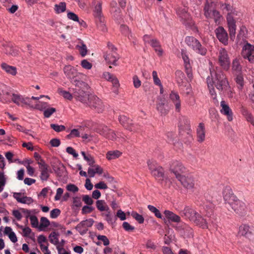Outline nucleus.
<instances>
[{
  "mask_svg": "<svg viewBox=\"0 0 254 254\" xmlns=\"http://www.w3.org/2000/svg\"><path fill=\"white\" fill-rule=\"evenodd\" d=\"M223 193L226 207L229 210L231 209L239 215H243L245 213V203L237 198L233 194L230 187L226 186L223 190Z\"/></svg>",
  "mask_w": 254,
  "mask_h": 254,
  "instance_id": "1",
  "label": "nucleus"
},
{
  "mask_svg": "<svg viewBox=\"0 0 254 254\" xmlns=\"http://www.w3.org/2000/svg\"><path fill=\"white\" fill-rule=\"evenodd\" d=\"M64 71L66 77L75 87L83 89L88 88V84L82 80L84 75L78 72L76 68L70 65H67L64 66Z\"/></svg>",
  "mask_w": 254,
  "mask_h": 254,
  "instance_id": "2",
  "label": "nucleus"
},
{
  "mask_svg": "<svg viewBox=\"0 0 254 254\" xmlns=\"http://www.w3.org/2000/svg\"><path fill=\"white\" fill-rule=\"evenodd\" d=\"M211 78H210L212 84L219 91L226 90L229 87V83L225 74L221 68L216 67L213 70H210Z\"/></svg>",
  "mask_w": 254,
  "mask_h": 254,
  "instance_id": "3",
  "label": "nucleus"
},
{
  "mask_svg": "<svg viewBox=\"0 0 254 254\" xmlns=\"http://www.w3.org/2000/svg\"><path fill=\"white\" fill-rule=\"evenodd\" d=\"M220 8L223 12H227L226 19L230 38L233 41L235 38L236 30V20L234 18L235 12L233 11L232 6L227 3H221Z\"/></svg>",
  "mask_w": 254,
  "mask_h": 254,
  "instance_id": "4",
  "label": "nucleus"
},
{
  "mask_svg": "<svg viewBox=\"0 0 254 254\" xmlns=\"http://www.w3.org/2000/svg\"><path fill=\"white\" fill-rule=\"evenodd\" d=\"M214 205L211 203L208 205H205L206 216L210 217L208 220L203 218L199 214L197 213L196 217L193 220V223L202 229H208L210 223H213V220H215L213 216V209Z\"/></svg>",
  "mask_w": 254,
  "mask_h": 254,
  "instance_id": "5",
  "label": "nucleus"
},
{
  "mask_svg": "<svg viewBox=\"0 0 254 254\" xmlns=\"http://www.w3.org/2000/svg\"><path fill=\"white\" fill-rule=\"evenodd\" d=\"M185 43L190 49L196 53L204 56L207 53V49L203 46L200 42L193 36H187L185 38Z\"/></svg>",
  "mask_w": 254,
  "mask_h": 254,
  "instance_id": "6",
  "label": "nucleus"
},
{
  "mask_svg": "<svg viewBox=\"0 0 254 254\" xmlns=\"http://www.w3.org/2000/svg\"><path fill=\"white\" fill-rule=\"evenodd\" d=\"M218 64L225 70L229 69L230 60L226 50L223 48H220L217 53Z\"/></svg>",
  "mask_w": 254,
  "mask_h": 254,
  "instance_id": "7",
  "label": "nucleus"
},
{
  "mask_svg": "<svg viewBox=\"0 0 254 254\" xmlns=\"http://www.w3.org/2000/svg\"><path fill=\"white\" fill-rule=\"evenodd\" d=\"M215 2V0H206L204 11L206 17L214 18L216 22L220 18V14L217 10L212 9L214 7Z\"/></svg>",
  "mask_w": 254,
  "mask_h": 254,
  "instance_id": "8",
  "label": "nucleus"
},
{
  "mask_svg": "<svg viewBox=\"0 0 254 254\" xmlns=\"http://www.w3.org/2000/svg\"><path fill=\"white\" fill-rule=\"evenodd\" d=\"M87 105L94 109L98 113L102 112L104 109V105L102 101L96 95L90 94Z\"/></svg>",
  "mask_w": 254,
  "mask_h": 254,
  "instance_id": "9",
  "label": "nucleus"
},
{
  "mask_svg": "<svg viewBox=\"0 0 254 254\" xmlns=\"http://www.w3.org/2000/svg\"><path fill=\"white\" fill-rule=\"evenodd\" d=\"M175 173L176 174V179L181 183L185 188L188 189H192L194 188L195 181L191 176L190 175L186 177L183 175V176H181L176 170H175Z\"/></svg>",
  "mask_w": 254,
  "mask_h": 254,
  "instance_id": "10",
  "label": "nucleus"
},
{
  "mask_svg": "<svg viewBox=\"0 0 254 254\" xmlns=\"http://www.w3.org/2000/svg\"><path fill=\"white\" fill-rule=\"evenodd\" d=\"M242 56L251 63H254V46L247 43L243 47Z\"/></svg>",
  "mask_w": 254,
  "mask_h": 254,
  "instance_id": "11",
  "label": "nucleus"
},
{
  "mask_svg": "<svg viewBox=\"0 0 254 254\" xmlns=\"http://www.w3.org/2000/svg\"><path fill=\"white\" fill-rule=\"evenodd\" d=\"M88 88V87L87 89H83L82 88H78L76 87L73 93V97L77 100L87 105L89 101V97H90V94L89 95L87 94L85 91V90H87Z\"/></svg>",
  "mask_w": 254,
  "mask_h": 254,
  "instance_id": "12",
  "label": "nucleus"
},
{
  "mask_svg": "<svg viewBox=\"0 0 254 254\" xmlns=\"http://www.w3.org/2000/svg\"><path fill=\"white\" fill-rule=\"evenodd\" d=\"M39 165V171L41 172L40 179L43 181H47L49 176L50 173L51 172V169L50 166L47 164L44 160L37 162Z\"/></svg>",
  "mask_w": 254,
  "mask_h": 254,
  "instance_id": "13",
  "label": "nucleus"
},
{
  "mask_svg": "<svg viewBox=\"0 0 254 254\" xmlns=\"http://www.w3.org/2000/svg\"><path fill=\"white\" fill-rule=\"evenodd\" d=\"M94 222L91 218L82 221L76 226L75 229L80 235H83L87 233L88 228L91 227L93 225Z\"/></svg>",
  "mask_w": 254,
  "mask_h": 254,
  "instance_id": "14",
  "label": "nucleus"
},
{
  "mask_svg": "<svg viewBox=\"0 0 254 254\" xmlns=\"http://www.w3.org/2000/svg\"><path fill=\"white\" fill-rule=\"evenodd\" d=\"M11 99L12 102L17 105H31V99L29 97H24L20 95L13 93Z\"/></svg>",
  "mask_w": 254,
  "mask_h": 254,
  "instance_id": "15",
  "label": "nucleus"
},
{
  "mask_svg": "<svg viewBox=\"0 0 254 254\" xmlns=\"http://www.w3.org/2000/svg\"><path fill=\"white\" fill-rule=\"evenodd\" d=\"M240 234L250 240H254V227L244 225L240 227Z\"/></svg>",
  "mask_w": 254,
  "mask_h": 254,
  "instance_id": "16",
  "label": "nucleus"
},
{
  "mask_svg": "<svg viewBox=\"0 0 254 254\" xmlns=\"http://www.w3.org/2000/svg\"><path fill=\"white\" fill-rule=\"evenodd\" d=\"M215 33L217 39L219 41L224 45L228 44V35L225 29L219 26L215 30Z\"/></svg>",
  "mask_w": 254,
  "mask_h": 254,
  "instance_id": "17",
  "label": "nucleus"
},
{
  "mask_svg": "<svg viewBox=\"0 0 254 254\" xmlns=\"http://www.w3.org/2000/svg\"><path fill=\"white\" fill-rule=\"evenodd\" d=\"M97 130L100 134L109 139L113 140L116 138L117 135L114 131L109 128L107 126H101L98 127Z\"/></svg>",
  "mask_w": 254,
  "mask_h": 254,
  "instance_id": "18",
  "label": "nucleus"
},
{
  "mask_svg": "<svg viewBox=\"0 0 254 254\" xmlns=\"http://www.w3.org/2000/svg\"><path fill=\"white\" fill-rule=\"evenodd\" d=\"M170 170L176 177L175 170L177 171L181 176H183V174L186 171V168L182 163L178 161H173L170 164Z\"/></svg>",
  "mask_w": 254,
  "mask_h": 254,
  "instance_id": "19",
  "label": "nucleus"
},
{
  "mask_svg": "<svg viewBox=\"0 0 254 254\" xmlns=\"http://www.w3.org/2000/svg\"><path fill=\"white\" fill-rule=\"evenodd\" d=\"M120 123L126 128L130 131H135L136 128L132 121L125 115H121L119 118Z\"/></svg>",
  "mask_w": 254,
  "mask_h": 254,
  "instance_id": "20",
  "label": "nucleus"
},
{
  "mask_svg": "<svg viewBox=\"0 0 254 254\" xmlns=\"http://www.w3.org/2000/svg\"><path fill=\"white\" fill-rule=\"evenodd\" d=\"M220 106L221 107V109L220 110L221 113L227 116L229 121H232L233 113L228 105H227L224 101H222L220 103Z\"/></svg>",
  "mask_w": 254,
  "mask_h": 254,
  "instance_id": "21",
  "label": "nucleus"
},
{
  "mask_svg": "<svg viewBox=\"0 0 254 254\" xmlns=\"http://www.w3.org/2000/svg\"><path fill=\"white\" fill-rule=\"evenodd\" d=\"M93 4L95 5L93 10V15L95 19L104 17L102 13V2L101 1L94 0Z\"/></svg>",
  "mask_w": 254,
  "mask_h": 254,
  "instance_id": "22",
  "label": "nucleus"
},
{
  "mask_svg": "<svg viewBox=\"0 0 254 254\" xmlns=\"http://www.w3.org/2000/svg\"><path fill=\"white\" fill-rule=\"evenodd\" d=\"M198 213L194 209L189 207H186L181 212L182 216H185L186 218L189 219L190 221H193Z\"/></svg>",
  "mask_w": 254,
  "mask_h": 254,
  "instance_id": "23",
  "label": "nucleus"
},
{
  "mask_svg": "<svg viewBox=\"0 0 254 254\" xmlns=\"http://www.w3.org/2000/svg\"><path fill=\"white\" fill-rule=\"evenodd\" d=\"M104 58L105 61L108 64H112L116 65V62L119 59L118 54L116 52L113 53L107 52L104 55Z\"/></svg>",
  "mask_w": 254,
  "mask_h": 254,
  "instance_id": "24",
  "label": "nucleus"
},
{
  "mask_svg": "<svg viewBox=\"0 0 254 254\" xmlns=\"http://www.w3.org/2000/svg\"><path fill=\"white\" fill-rule=\"evenodd\" d=\"M197 140L199 142H203L205 138V127L203 123H199L196 129Z\"/></svg>",
  "mask_w": 254,
  "mask_h": 254,
  "instance_id": "25",
  "label": "nucleus"
},
{
  "mask_svg": "<svg viewBox=\"0 0 254 254\" xmlns=\"http://www.w3.org/2000/svg\"><path fill=\"white\" fill-rule=\"evenodd\" d=\"M242 66L241 64L240 60L238 59H235L233 60L232 64V71L233 73H242Z\"/></svg>",
  "mask_w": 254,
  "mask_h": 254,
  "instance_id": "26",
  "label": "nucleus"
},
{
  "mask_svg": "<svg viewBox=\"0 0 254 254\" xmlns=\"http://www.w3.org/2000/svg\"><path fill=\"white\" fill-rule=\"evenodd\" d=\"M151 174L159 181L162 182L164 178V173L163 169L161 166H158L157 169L154 170Z\"/></svg>",
  "mask_w": 254,
  "mask_h": 254,
  "instance_id": "27",
  "label": "nucleus"
},
{
  "mask_svg": "<svg viewBox=\"0 0 254 254\" xmlns=\"http://www.w3.org/2000/svg\"><path fill=\"white\" fill-rule=\"evenodd\" d=\"M164 214L167 218L174 222H179L181 221V218L177 215L174 214L169 210H165Z\"/></svg>",
  "mask_w": 254,
  "mask_h": 254,
  "instance_id": "28",
  "label": "nucleus"
},
{
  "mask_svg": "<svg viewBox=\"0 0 254 254\" xmlns=\"http://www.w3.org/2000/svg\"><path fill=\"white\" fill-rule=\"evenodd\" d=\"M96 205L98 210L100 211H108L109 207L104 200H98L96 202Z\"/></svg>",
  "mask_w": 254,
  "mask_h": 254,
  "instance_id": "29",
  "label": "nucleus"
},
{
  "mask_svg": "<svg viewBox=\"0 0 254 254\" xmlns=\"http://www.w3.org/2000/svg\"><path fill=\"white\" fill-rule=\"evenodd\" d=\"M182 91L185 94L188 95L191 93V88L189 83L185 82L179 85Z\"/></svg>",
  "mask_w": 254,
  "mask_h": 254,
  "instance_id": "30",
  "label": "nucleus"
},
{
  "mask_svg": "<svg viewBox=\"0 0 254 254\" xmlns=\"http://www.w3.org/2000/svg\"><path fill=\"white\" fill-rule=\"evenodd\" d=\"M1 67L6 72L12 74V75H16L17 73L16 68L15 67L9 65L5 63H2L1 64Z\"/></svg>",
  "mask_w": 254,
  "mask_h": 254,
  "instance_id": "31",
  "label": "nucleus"
},
{
  "mask_svg": "<svg viewBox=\"0 0 254 254\" xmlns=\"http://www.w3.org/2000/svg\"><path fill=\"white\" fill-rule=\"evenodd\" d=\"M150 45L154 48L155 51L157 52L159 56H161L163 53V50L161 48L159 42L156 39L151 41Z\"/></svg>",
  "mask_w": 254,
  "mask_h": 254,
  "instance_id": "32",
  "label": "nucleus"
},
{
  "mask_svg": "<svg viewBox=\"0 0 254 254\" xmlns=\"http://www.w3.org/2000/svg\"><path fill=\"white\" fill-rule=\"evenodd\" d=\"M178 14L180 15V17L183 20L184 22H189L190 19V17L186 10L184 8L183 9L178 10Z\"/></svg>",
  "mask_w": 254,
  "mask_h": 254,
  "instance_id": "33",
  "label": "nucleus"
},
{
  "mask_svg": "<svg viewBox=\"0 0 254 254\" xmlns=\"http://www.w3.org/2000/svg\"><path fill=\"white\" fill-rule=\"evenodd\" d=\"M95 21L99 30L103 32H105L107 30V28L105 24L104 17L95 19Z\"/></svg>",
  "mask_w": 254,
  "mask_h": 254,
  "instance_id": "34",
  "label": "nucleus"
},
{
  "mask_svg": "<svg viewBox=\"0 0 254 254\" xmlns=\"http://www.w3.org/2000/svg\"><path fill=\"white\" fill-rule=\"evenodd\" d=\"M80 55L83 57H85L87 54V47L83 42H81L76 46Z\"/></svg>",
  "mask_w": 254,
  "mask_h": 254,
  "instance_id": "35",
  "label": "nucleus"
},
{
  "mask_svg": "<svg viewBox=\"0 0 254 254\" xmlns=\"http://www.w3.org/2000/svg\"><path fill=\"white\" fill-rule=\"evenodd\" d=\"M234 75L236 76L235 81L239 88L242 89L244 86V78L242 73L234 74Z\"/></svg>",
  "mask_w": 254,
  "mask_h": 254,
  "instance_id": "36",
  "label": "nucleus"
},
{
  "mask_svg": "<svg viewBox=\"0 0 254 254\" xmlns=\"http://www.w3.org/2000/svg\"><path fill=\"white\" fill-rule=\"evenodd\" d=\"M121 155V152L118 150L110 151L107 152L106 157L108 160H112L119 157Z\"/></svg>",
  "mask_w": 254,
  "mask_h": 254,
  "instance_id": "37",
  "label": "nucleus"
},
{
  "mask_svg": "<svg viewBox=\"0 0 254 254\" xmlns=\"http://www.w3.org/2000/svg\"><path fill=\"white\" fill-rule=\"evenodd\" d=\"M54 9L56 13H60L65 11L66 9V4L64 2H61L59 4L55 5Z\"/></svg>",
  "mask_w": 254,
  "mask_h": 254,
  "instance_id": "38",
  "label": "nucleus"
},
{
  "mask_svg": "<svg viewBox=\"0 0 254 254\" xmlns=\"http://www.w3.org/2000/svg\"><path fill=\"white\" fill-rule=\"evenodd\" d=\"M165 103L163 102H159L157 104L156 109L162 115H165L168 113V110L165 109Z\"/></svg>",
  "mask_w": 254,
  "mask_h": 254,
  "instance_id": "39",
  "label": "nucleus"
},
{
  "mask_svg": "<svg viewBox=\"0 0 254 254\" xmlns=\"http://www.w3.org/2000/svg\"><path fill=\"white\" fill-rule=\"evenodd\" d=\"M180 127H185L190 129V121L186 117L183 116L180 118Z\"/></svg>",
  "mask_w": 254,
  "mask_h": 254,
  "instance_id": "40",
  "label": "nucleus"
},
{
  "mask_svg": "<svg viewBox=\"0 0 254 254\" xmlns=\"http://www.w3.org/2000/svg\"><path fill=\"white\" fill-rule=\"evenodd\" d=\"M58 234L55 232H53L51 233L49 235V240L50 242L54 245H57L59 244V240L58 238Z\"/></svg>",
  "mask_w": 254,
  "mask_h": 254,
  "instance_id": "41",
  "label": "nucleus"
},
{
  "mask_svg": "<svg viewBox=\"0 0 254 254\" xmlns=\"http://www.w3.org/2000/svg\"><path fill=\"white\" fill-rule=\"evenodd\" d=\"M147 207L151 212L154 214L156 217L158 218H162V214H161L160 211L155 207L151 205H148Z\"/></svg>",
  "mask_w": 254,
  "mask_h": 254,
  "instance_id": "42",
  "label": "nucleus"
},
{
  "mask_svg": "<svg viewBox=\"0 0 254 254\" xmlns=\"http://www.w3.org/2000/svg\"><path fill=\"white\" fill-rule=\"evenodd\" d=\"M175 75L176 76V79L178 85L184 82L183 81V78H184V74L182 71L180 70H177L175 72Z\"/></svg>",
  "mask_w": 254,
  "mask_h": 254,
  "instance_id": "43",
  "label": "nucleus"
},
{
  "mask_svg": "<svg viewBox=\"0 0 254 254\" xmlns=\"http://www.w3.org/2000/svg\"><path fill=\"white\" fill-rule=\"evenodd\" d=\"M40 221H41V222H40V224L39 226V228L40 229H42L45 228H47L50 225V221L46 217H42L41 218Z\"/></svg>",
  "mask_w": 254,
  "mask_h": 254,
  "instance_id": "44",
  "label": "nucleus"
},
{
  "mask_svg": "<svg viewBox=\"0 0 254 254\" xmlns=\"http://www.w3.org/2000/svg\"><path fill=\"white\" fill-rule=\"evenodd\" d=\"M152 77L154 84L159 86L162 89V84L161 83V80L158 77L157 72L155 70L152 72Z\"/></svg>",
  "mask_w": 254,
  "mask_h": 254,
  "instance_id": "45",
  "label": "nucleus"
},
{
  "mask_svg": "<svg viewBox=\"0 0 254 254\" xmlns=\"http://www.w3.org/2000/svg\"><path fill=\"white\" fill-rule=\"evenodd\" d=\"M184 66L185 68V71L189 78L192 77V70L190 63H185Z\"/></svg>",
  "mask_w": 254,
  "mask_h": 254,
  "instance_id": "46",
  "label": "nucleus"
},
{
  "mask_svg": "<svg viewBox=\"0 0 254 254\" xmlns=\"http://www.w3.org/2000/svg\"><path fill=\"white\" fill-rule=\"evenodd\" d=\"M131 215L139 223L142 224L144 222V219L141 215L139 214L136 212H132Z\"/></svg>",
  "mask_w": 254,
  "mask_h": 254,
  "instance_id": "47",
  "label": "nucleus"
},
{
  "mask_svg": "<svg viewBox=\"0 0 254 254\" xmlns=\"http://www.w3.org/2000/svg\"><path fill=\"white\" fill-rule=\"evenodd\" d=\"M169 98L172 103L180 100L179 95L177 92L172 91L169 95Z\"/></svg>",
  "mask_w": 254,
  "mask_h": 254,
  "instance_id": "48",
  "label": "nucleus"
},
{
  "mask_svg": "<svg viewBox=\"0 0 254 254\" xmlns=\"http://www.w3.org/2000/svg\"><path fill=\"white\" fill-rule=\"evenodd\" d=\"M17 226L18 227V228H19L22 230L23 237H26L29 236V235L31 233V229L29 227H23L22 226L19 225L18 224H17Z\"/></svg>",
  "mask_w": 254,
  "mask_h": 254,
  "instance_id": "49",
  "label": "nucleus"
},
{
  "mask_svg": "<svg viewBox=\"0 0 254 254\" xmlns=\"http://www.w3.org/2000/svg\"><path fill=\"white\" fill-rule=\"evenodd\" d=\"M51 127L57 132H60L65 129V127L63 125H58L57 124H52L50 125Z\"/></svg>",
  "mask_w": 254,
  "mask_h": 254,
  "instance_id": "50",
  "label": "nucleus"
},
{
  "mask_svg": "<svg viewBox=\"0 0 254 254\" xmlns=\"http://www.w3.org/2000/svg\"><path fill=\"white\" fill-rule=\"evenodd\" d=\"M147 164L149 169L151 171V173H152L154 170L157 169L158 167L159 166L155 161L149 160L147 162Z\"/></svg>",
  "mask_w": 254,
  "mask_h": 254,
  "instance_id": "51",
  "label": "nucleus"
},
{
  "mask_svg": "<svg viewBox=\"0 0 254 254\" xmlns=\"http://www.w3.org/2000/svg\"><path fill=\"white\" fill-rule=\"evenodd\" d=\"M56 111L54 108H49L46 109L44 112V115L46 118H49Z\"/></svg>",
  "mask_w": 254,
  "mask_h": 254,
  "instance_id": "52",
  "label": "nucleus"
},
{
  "mask_svg": "<svg viewBox=\"0 0 254 254\" xmlns=\"http://www.w3.org/2000/svg\"><path fill=\"white\" fill-rule=\"evenodd\" d=\"M82 200L85 202V203L88 205H90L93 203V200L88 195H83Z\"/></svg>",
  "mask_w": 254,
  "mask_h": 254,
  "instance_id": "53",
  "label": "nucleus"
},
{
  "mask_svg": "<svg viewBox=\"0 0 254 254\" xmlns=\"http://www.w3.org/2000/svg\"><path fill=\"white\" fill-rule=\"evenodd\" d=\"M29 219L30 220L32 226L34 228L38 227L39 222L36 216L34 215L31 216Z\"/></svg>",
  "mask_w": 254,
  "mask_h": 254,
  "instance_id": "54",
  "label": "nucleus"
},
{
  "mask_svg": "<svg viewBox=\"0 0 254 254\" xmlns=\"http://www.w3.org/2000/svg\"><path fill=\"white\" fill-rule=\"evenodd\" d=\"M47 106L48 104L46 102L38 101L36 104V108L40 110L46 109Z\"/></svg>",
  "mask_w": 254,
  "mask_h": 254,
  "instance_id": "55",
  "label": "nucleus"
},
{
  "mask_svg": "<svg viewBox=\"0 0 254 254\" xmlns=\"http://www.w3.org/2000/svg\"><path fill=\"white\" fill-rule=\"evenodd\" d=\"M97 239L102 241L104 246H108L110 244L109 240L106 236L98 235L97 236Z\"/></svg>",
  "mask_w": 254,
  "mask_h": 254,
  "instance_id": "56",
  "label": "nucleus"
},
{
  "mask_svg": "<svg viewBox=\"0 0 254 254\" xmlns=\"http://www.w3.org/2000/svg\"><path fill=\"white\" fill-rule=\"evenodd\" d=\"M66 190L72 192H76L78 191V188L75 185L73 184H68L66 186Z\"/></svg>",
  "mask_w": 254,
  "mask_h": 254,
  "instance_id": "57",
  "label": "nucleus"
},
{
  "mask_svg": "<svg viewBox=\"0 0 254 254\" xmlns=\"http://www.w3.org/2000/svg\"><path fill=\"white\" fill-rule=\"evenodd\" d=\"M207 83L208 88H209V91L211 93V95H215V93L214 89V86L212 84H211V82L210 81V78L209 77L207 78Z\"/></svg>",
  "mask_w": 254,
  "mask_h": 254,
  "instance_id": "58",
  "label": "nucleus"
},
{
  "mask_svg": "<svg viewBox=\"0 0 254 254\" xmlns=\"http://www.w3.org/2000/svg\"><path fill=\"white\" fill-rule=\"evenodd\" d=\"M61 213V211L58 208L53 209L50 212V216L52 218H56Z\"/></svg>",
  "mask_w": 254,
  "mask_h": 254,
  "instance_id": "59",
  "label": "nucleus"
},
{
  "mask_svg": "<svg viewBox=\"0 0 254 254\" xmlns=\"http://www.w3.org/2000/svg\"><path fill=\"white\" fill-rule=\"evenodd\" d=\"M73 204L76 207H80L82 205L81 199L80 197L76 196L73 198Z\"/></svg>",
  "mask_w": 254,
  "mask_h": 254,
  "instance_id": "60",
  "label": "nucleus"
},
{
  "mask_svg": "<svg viewBox=\"0 0 254 254\" xmlns=\"http://www.w3.org/2000/svg\"><path fill=\"white\" fill-rule=\"evenodd\" d=\"M81 65L84 68L89 69L92 67V64L86 60H83L81 61Z\"/></svg>",
  "mask_w": 254,
  "mask_h": 254,
  "instance_id": "61",
  "label": "nucleus"
},
{
  "mask_svg": "<svg viewBox=\"0 0 254 254\" xmlns=\"http://www.w3.org/2000/svg\"><path fill=\"white\" fill-rule=\"evenodd\" d=\"M123 227L127 231H132L134 229V227L133 226L130 225L127 222H123Z\"/></svg>",
  "mask_w": 254,
  "mask_h": 254,
  "instance_id": "62",
  "label": "nucleus"
},
{
  "mask_svg": "<svg viewBox=\"0 0 254 254\" xmlns=\"http://www.w3.org/2000/svg\"><path fill=\"white\" fill-rule=\"evenodd\" d=\"M84 159L86 160L88 164L91 166H93V164L95 163L94 158L89 154H88V155Z\"/></svg>",
  "mask_w": 254,
  "mask_h": 254,
  "instance_id": "63",
  "label": "nucleus"
},
{
  "mask_svg": "<svg viewBox=\"0 0 254 254\" xmlns=\"http://www.w3.org/2000/svg\"><path fill=\"white\" fill-rule=\"evenodd\" d=\"M66 152L72 155L74 157L76 158L78 157V154L76 152L75 150L71 147H67L66 149Z\"/></svg>",
  "mask_w": 254,
  "mask_h": 254,
  "instance_id": "64",
  "label": "nucleus"
}]
</instances>
